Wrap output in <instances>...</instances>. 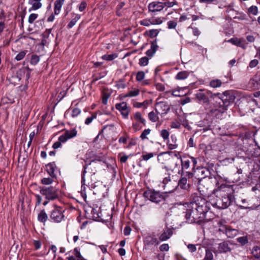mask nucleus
Wrapping results in <instances>:
<instances>
[{
    "instance_id": "f257e3e1",
    "label": "nucleus",
    "mask_w": 260,
    "mask_h": 260,
    "mask_svg": "<svg viewBox=\"0 0 260 260\" xmlns=\"http://www.w3.org/2000/svg\"><path fill=\"white\" fill-rule=\"evenodd\" d=\"M209 203L201 197H197L194 201L186 204V210L185 218L186 222L190 223H200L205 217V214L209 210Z\"/></svg>"
},
{
    "instance_id": "f03ea898",
    "label": "nucleus",
    "mask_w": 260,
    "mask_h": 260,
    "mask_svg": "<svg viewBox=\"0 0 260 260\" xmlns=\"http://www.w3.org/2000/svg\"><path fill=\"white\" fill-rule=\"evenodd\" d=\"M216 186L218 188L217 194L211 199L210 203L214 207L217 209H226L230 205L232 202V190L229 185L220 184L219 180H217Z\"/></svg>"
},
{
    "instance_id": "7ed1b4c3",
    "label": "nucleus",
    "mask_w": 260,
    "mask_h": 260,
    "mask_svg": "<svg viewBox=\"0 0 260 260\" xmlns=\"http://www.w3.org/2000/svg\"><path fill=\"white\" fill-rule=\"evenodd\" d=\"M40 192L46 200L53 201L59 198V189L53 186H43L40 187Z\"/></svg>"
},
{
    "instance_id": "20e7f679",
    "label": "nucleus",
    "mask_w": 260,
    "mask_h": 260,
    "mask_svg": "<svg viewBox=\"0 0 260 260\" xmlns=\"http://www.w3.org/2000/svg\"><path fill=\"white\" fill-rule=\"evenodd\" d=\"M217 96L216 102L218 103L219 105L216 106H219L220 108L228 107L230 104L233 103L236 99L234 92L230 91H226L220 96Z\"/></svg>"
},
{
    "instance_id": "39448f33",
    "label": "nucleus",
    "mask_w": 260,
    "mask_h": 260,
    "mask_svg": "<svg viewBox=\"0 0 260 260\" xmlns=\"http://www.w3.org/2000/svg\"><path fill=\"white\" fill-rule=\"evenodd\" d=\"M174 152L168 151L160 153L157 156L158 161L165 165L164 169H170L176 165L175 158L173 157Z\"/></svg>"
},
{
    "instance_id": "423d86ee",
    "label": "nucleus",
    "mask_w": 260,
    "mask_h": 260,
    "mask_svg": "<svg viewBox=\"0 0 260 260\" xmlns=\"http://www.w3.org/2000/svg\"><path fill=\"white\" fill-rule=\"evenodd\" d=\"M169 170L170 169L162 170L160 173V176L163 178L162 187L164 189L166 190V192H171L175 189L176 186L173 185V184L176 185V183L171 179L170 174L168 173Z\"/></svg>"
},
{
    "instance_id": "0eeeda50",
    "label": "nucleus",
    "mask_w": 260,
    "mask_h": 260,
    "mask_svg": "<svg viewBox=\"0 0 260 260\" xmlns=\"http://www.w3.org/2000/svg\"><path fill=\"white\" fill-rule=\"evenodd\" d=\"M53 209L50 213L49 216L52 221L55 223H59L64 220V210L61 207L56 204H53Z\"/></svg>"
},
{
    "instance_id": "6e6552de",
    "label": "nucleus",
    "mask_w": 260,
    "mask_h": 260,
    "mask_svg": "<svg viewBox=\"0 0 260 260\" xmlns=\"http://www.w3.org/2000/svg\"><path fill=\"white\" fill-rule=\"evenodd\" d=\"M220 93H213L211 91L201 89L197 92L195 96L197 99L200 102L203 103L209 100V98L214 99L215 97L220 95Z\"/></svg>"
},
{
    "instance_id": "1a4fd4ad",
    "label": "nucleus",
    "mask_w": 260,
    "mask_h": 260,
    "mask_svg": "<svg viewBox=\"0 0 260 260\" xmlns=\"http://www.w3.org/2000/svg\"><path fill=\"white\" fill-rule=\"evenodd\" d=\"M219 225L218 231L225 234L229 238H233L238 234V231L236 229H231L222 224L221 222L218 223Z\"/></svg>"
},
{
    "instance_id": "9d476101",
    "label": "nucleus",
    "mask_w": 260,
    "mask_h": 260,
    "mask_svg": "<svg viewBox=\"0 0 260 260\" xmlns=\"http://www.w3.org/2000/svg\"><path fill=\"white\" fill-rule=\"evenodd\" d=\"M149 198V200L155 203H159L165 200V196L159 192L157 191H151L150 190H147V198Z\"/></svg>"
},
{
    "instance_id": "9b49d317",
    "label": "nucleus",
    "mask_w": 260,
    "mask_h": 260,
    "mask_svg": "<svg viewBox=\"0 0 260 260\" xmlns=\"http://www.w3.org/2000/svg\"><path fill=\"white\" fill-rule=\"evenodd\" d=\"M194 173L198 179L199 185H202V183L204 180L207 179V177L209 174V171L208 169L206 168H201L197 169V170L194 171Z\"/></svg>"
},
{
    "instance_id": "f8f14e48",
    "label": "nucleus",
    "mask_w": 260,
    "mask_h": 260,
    "mask_svg": "<svg viewBox=\"0 0 260 260\" xmlns=\"http://www.w3.org/2000/svg\"><path fill=\"white\" fill-rule=\"evenodd\" d=\"M170 109V106L167 102H160L156 104L155 111L158 114H166Z\"/></svg>"
},
{
    "instance_id": "ddd939ff",
    "label": "nucleus",
    "mask_w": 260,
    "mask_h": 260,
    "mask_svg": "<svg viewBox=\"0 0 260 260\" xmlns=\"http://www.w3.org/2000/svg\"><path fill=\"white\" fill-rule=\"evenodd\" d=\"M115 108L117 110L119 111L123 116V117L125 118H126L129 113V108L127 106L126 103L122 102L121 103L116 104L115 105Z\"/></svg>"
},
{
    "instance_id": "4468645a",
    "label": "nucleus",
    "mask_w": 260,
    "mask_h": 260,
    "mask_svg": "<svg viewBox=\"0 0 260 260\" xmlns=\"http://www.w3.org/2000/svg\"><path fill=\"white\" fill-rule=\"evenodd\" d=\"M77 132L75 129L67 131L60 136V140L62 142H66L68 139L74 138L77 135Z\"/></svg>"
},
{
    "instance_id": "2eb2a0df",
    "label": "nucleus",
    "mask_w": 260,
    "mask_h": 260,
    "mask_svg": "<svg viewBox=\"0 0 260 260\" xmlns=\"http://www.w3.org/2000/svg\"><path fill=\"white\" fill-rule=\"evenodd\" d=\"M227 42L231 43L232 44L237 46L240 47L244 49H246L247 47V43H245V40L243 39L233 38L230 39Z\"/></svg>"
},
{
    "instance_id": "dca6fc26",
    "label": "nucleus",
    "mask_w": 260,
    "mask_h": 260,
    "mask_svg": "<svg viewBox=\"0 0 260 260\" xmlns=\"http://www.w3.org/2000/svg\"><path fill=\"white\" fill-rule=\"evenodd\" d=\"M203 106L205 110L207 111V113L211 114L217 111L218 109L220 108L219 106H216L217 105H215L213 107L212 103L210 102V100L204 103Z\"/></svg>"
},
{
    "instance_id": "f3484780",
    "label": "nucleus",
    "mask_w": 260,
    "mask_h": 260,
    "mask_svg": "<svg viewBox=\"0 0 260 260\" xmlns=\"http://www.w3.org/2000/svg\"><path fill=\"white\" fill-rule=\"evenodd\" d=\"M164 5L161 2H153L150 3L148 6L149 11L157 12L160 11L163 9Z\"/></svg>"
},
{
    "instance_id": "a211bd4d",
    "label": "nucleus",
    "mask_w": 260,
    "mask_h": 260,
    "mask_svg": "<svg viewBox=\"0 0 260 260\" xmlns=\"http://www.w3.org/2000/svg\"><path fill=\"white\" fill-rule=\"evenodd\" d=\"M46 170L50 176L52 178H56L55 171L56 169V166L55 162H50L46 166Z\"/></svg>"
},
{
    "instance_id": "6ab92c4d",
    "label": "nucleus",
    "mask_w": 260,
    "mask_h": 260,
    "mask_svg": "<svg viewBox=\"0 0 260 260\" xmlns=\"http://www.w3.org/2000/svg\"><path fill=\"white\" fill-rule=\"evenodd\" d=\"M42 0H28V4L31 6L29 11L31 10H37L42 8Z\"/></svg>"
},
{
    "instance_id": "aec40b11",
    "label": "nucleus",
    "mask_w": 260,
    "mask_h": 260,
    "mask_svg": "<svg viewBox=\"0 0 260 260\" xmlns=\"http://www.w3.org/2000/svg\"><path fill=\"white\" fill-rule=\"evenodd\" d=\"M65 0H56L54 2V13L55 15L60 13L61 9L64 4Z\"/></svg>"
},
{
    "instance_id": "412c9836",
    "label": "nucleus",
    "mask_w": 260,
    "mask_h": 260,
    "mask_svg": "<svg viewBox=\"0 0 260 260\" xmlns=\"http://www.w3.org/2000/svg\"><path fill=\"white\" fill-rule=\"evenodd\" d=\"M157 48L158 46L157 45V41L156 40H155L152 42L150 49L147 50V57H152Z\"/></svg>"
},
{
    "instance_id": "4be33fe9",
    "label": "nucleus",
    "mask_w": 260,
    "mask_h": 260,
    "mask_svg": "<svg viewBox=\"0 0 260 260\" xmlns=\"http://www.w3.org/2000/svg\"><path fill=\"white\" fill-rule=\"evenodd\" d=\"M91 172L90 173H92L91 175L90 181L88 182V184L89 185L91 186V187H95L96 186L95 183L98 181V179L95 176V173L96 170H95V167H94V169H91Z\"/></svg>"
},
{
    "instance_id": "5701e85b",
    "label": "nucleus",
    "mask_w": 260,
    "mask_h": 260,
    "mask_svg": "<svg viewBox=\"0 0 260 260\" xmlns=\"http://www.w3.org/2000/svg\"><path fill=\"white\" fill-rule=\"evenodd\" d=\"M178 185L183 189H187L189 187V184L187 182V178L186 177H182L179 181Z\"/></svg>"
},
{
    "instance_id": "b1692460",
    "label": "nucleus",
    "mask_w": 260,
    "mask_h": 260,
    "mask_svg": "<svg viewBox=\"0 0 260 260\" xmlns=\"http://www.w3.org/2000/svg\"><path fill=\"white\" fill-rule=\"evenodd\" d=\"M48 218V215L44 210H41L38 215V220L43 223H45Z\"/></svg>"
},
{
    "instance_id": "393cba45",
    "label": "nucleus",
    "mask_w": 260,
    "mask_h": 260,
    "mask_svg": "<svg viewBox=\"0 0 260 260\" xmlns=\"http://www.w3.org/2000/svg\"><path fill=\"white\" fill-rule=\"evenodd\" d=\"M171 138L172 139V142L169 141L167 145L169 149L173 150L177 148L178 147V144L176 143L177 139L176 137L173 135L171 136Z\"/></svg>"
},
{
    "instance_id": "a878e982",
    "label": "nucleus",
    "mask_w": 260,
    "mask_h": 260,
    "mask_svg": "<svg viewBox=\"0 0 260 260\" xmlns=\"http://www.w3.org/2000/svg\"><path fill=\"white\" fill-rule=\"evenodd\" d=\"M172 231L171 229H167L161 234L159 237V239L162 241H166L170 238V237L172 235Z\"/></svg>"
},
{
    "instance_id": "bb28decb",
    "label": "nucleus",
    "mask_w": 260,
    "mask_h": 260,
    "mask_svg": "<svg viewBox=\"0 0 260 260\" xmlns=\"http://www.w3.org/2000/svg\"><path fill=\"white\" fill-rule=\"evenodd\" d=\"M189 74L187 71H182L179 72L175 76L177 80H184L187 78Z\"/></svg>"
},
{
    "instance_id": "cd10ccee",
    "label": "nucleus",
    "mask_w": 260,
    "mask_h": 260,
    "mask_svg": "<svg viewBox=\"0 0 260 260\" xmlns=\"http://www.w3.org/2000/svg\"><path fill=\"white\" fill-rule=\"evenodd\" d=\"M134 118L137 122L145 125V119L142 117L141 113L136 112L135 114Z\"/></svg>"
},
{
    "instance_id": "c85d7f7f",
    "label": "nucleus",
    "mask_w": 260,
    "mask_h": 260,
    "mask_svg": "<svg viewBox=\"0 0 260 260\" xmlns=\"http://www.w3.org/2000/svg\"><path fill=\"white\" fill-rule=\"evenodd\" d=\"M139 93V90L138 89L135 88L133 90L129 91L127 93L123 95V97H134L138 95Z\"/></svg>"
},
{
    "instance_id": "c756f323",
    "label": "nucleus",
    "mask_w": 260,
    "mask_h": 260,
    "mask_svg": "<svg viewBox=\"0 0 260 260\" xmlns=\"http://www.w3.org/2000/svg\"><path fill=\"white\" fill-rule=\"evenodd\" d=\"M222 84V82L219 79H214L210 81V85L213 88H217L220 87Z\"/></svg>"
},
{
    "instance_id": "7c9ffc66",
    "label": "nucleus",
    "mask_w": 260,
    "mask_h": 260,
    "mask_svg": "<svg viewBox=\"0 0 260 260\" xmlns=\"http://www.w3.org/2000/svg\"><path fill=\"white\" fill-rule=\"evenodd\" d=\"M80 15L79 14H76L75 17L68 24V27L71 28L73 27L76 23V22L80 19Z\"/></svg>"
},
{
    "instance_id": "2f4dec72",
    "label": "nucleus",
    "mask_w": 260,
    "mask_h": 260,
    "mask_svg": "<svg viewBox=\"0 0 260 260\" xmlns=\"http://www.w3.org/2000/svg\"><path fill=\"white\" fill-rule=\"evenodd\" d=\"M252 255L256 258H260V247L258 246H255L251 252Z\"/></svg>"
},
{
    "instance_id": "473e14b6",
    "label": "nucleus",
    "mask_w": 260,
    "mask_h": 260,
    "mask_svg": "<svg viewBox=\"0 0 260 260\" xmlns=\"http://www.w3.org/2000/svg\"><path fill=\"white\" fill-rule=\"evenodd\" d=\"M161 30L160 29H150L148 31V34L147 33V35L151 38H153L156 37L158 34L159 33L160 31Z\"/></svg>"
},
{
    "instance_id": "72a5a7b5",
    "label": "nucleus",
    "mask_w": 260,
    "mask_h": 260,
    "mask_svg": "<svg viewBox=\"0 0 260 260\" xmlns=\"http://www.w3.org/2000/svg\"><path fill=\"white\" fill-rule=\"evenodd\" d=\"M117 57V55L115 53L111 54H105L102 56V59L110 61L114 59L115 58Z\"/></svg>"
},
{
    "instance_id": "f704fd0d",
    "label": "nucleus",
    "mask_w": 260,
    "mask_h": 260,
    "mask_svg": "<svg viewBox=\"0 0 260 260\" xmlns=\"http://www.w3.org/2000/svg\"><path fill=\"white\" fill-rule=\"evenodd\" d=\"M53 178H52V177H51V178H49V177L43 178L41 179V183H42L44 185H50V184H52V182H53Z\"/></svg>"
},
{
    "instance_id": "c9c22d12",
    "label": "nucleus",
    "mask_w": 260,
    "mask_h": 260,
    "mask_svg": "<svg viewBox=\"0 0 260 260\" xmlns=\"http://www.w3.org/2000/svg\"><path fill=\"white\" fill-rule=\"evenodd\" d=\"M145 73L143 71H139L136 74V80L138 82H141L144 79Z\"/></svg>"
},
{
    "instance_id": "e433bc0d",
    "label": "nucleus",
    "mask_w": 260,
    "mask_h": 260,
    "mask_svg": "<svg viewBox=\"0 0 260 260\" xmlns=\"http://www.w3.org/2000/svg\"><path fill=\"white\" fill-rule=\"evenodd\" d=\"M218 251L219 252H226L230 250V248L228 247V245H219Z\"/></svg>"
},
{
    "instance_id": "4c0bfd02",
    "label": "nucleus",
    "mask_w": 260,
    "mask_h": 260,
    "mask_svg": "<svg viewBox=\"0 0 260 260\" xmlns=\"http://www.w3.org/2000/svg\"><path fill=\"white\" fill-rule=\"evenodd\" d=\"M149 119L152 122H156L158 119V117L157 114L154 112H151L148 114Z\"/></svg>"
},
{
    "instance_id": "58836bf2",
    "label": "nucleus",
    "mask_w": 260,
    "mask_h": 260,
    "mask_svg": "<svg viewBox=\"0 0 260 260\" xmlns=\"http://www.w3.org/2000/svg\"><path fill=\"white\" fill-rule=\"evenodd\" d=\"M148 21L149 23L153 25L160 24L162 22V20L160 18L150 19Z\"/></svg>"
},
{
    "instance_id": "ea45409f",
    "label": "nucleus",
    "mask_w": 260,
    "mask_h": 260,
    "mask_svg": "<svg viewBox=\"0 0 260 260\" xmlns=\"http://www.w3.org/2000/svg\"><path fill=\"white\" fill-rule=\"evenodd\" d=\"M40 61V57L37 55H32L30 59V63L32 65H36Z\"/></svg>"
},
{
    "instance_id": "a19ab883",
    "label": "nucleus",
    "mask_w": 260,
    "mask_h": 260,
    "mask_svg": "<svg viewBox=\"0 0 260 260\" xmlns=\"http://www.w3.org/2000/svg\"><path fill=\"white\" fill-rule=\"evenodd\" d=\"M104 213H105V212L104 213H102L101 212L100 213H98L97 217H100L103 220H108L109 219H110L111 218V215L110 214H108L107 216H105L104 215Z\"/></svg>"
},
{
    "instance_id": "79ce46f5",
    "label": "nucleus",
    "mask_w": 260,
    "mask_h": 260,
    "mask_svg": "<svg viewBox=\"0 0 260 260\" xmlns=\"http://www.w3.org/2000/svg\"><path fill=\"white\" fill-rule=\"evenodd\" d=\"M27 51H22L19 52L15 57V59L17 61L22 59L26 54Z\"/></svg>"
},
{
    "instance_id": "37998d69",
    "label": "nucleus",
    "mask_w": 260,
    "mask_h": 260,
    "mask_svg": "<svg viewBox=\"0 0 260 260\" xmlns=\"http://www.w3.org/2000/svg\"><path fill=\"white\" fill-rule=\"evenodd\" d=\"M190 161L189 159H184L181 160V165L183 169H187L190 166Z\"/></svg>"
},
{
    "instance_id": "c03bdc74",
    "label": "nucleus",
    "mask_w": 260,
    "mask_h": 260,
    "mask_svg": "<svg viewBox=\"0 0 260 260\" xmlns=\"http://www.w3.org/2000/svg\"><path fill=\"white\" fill-rule=\"evenodd\" d=\"M177 25V22L174 20L169 21L167 25L169 29H174Z\"/></svg>"
},
{
    "instance_id": "a18cd8bd",
    "label": "nucleus",
    "mask_w": 260,
    "mask_h": 260,
    "mask_svg": "<svg viewBox=\"0 0 260 260\" xmlns=\"http://www.w3.org/2000/svg\"><path fill=\"white\" fill-rule=\"evenodd\" d=\"M74 254L78 258V260H86L82 257L80 251L76 248L74 250Z\"/></svg>"
},
{
    "instance_id": "49530a36",
    "label": "nucleus",
    "mask_w": 260,
    "mask_h": 260,
    "mask_svg": "<svg viewBox=\"0 0 260 260\" xmlns=\"http://www.w3.org/2000/svg\"><path fill=\"white\" fill-rule=\"evenodd\" d=\"M169 135V132L167 129H162L160 132V135L165 140L168 139Z\"/></svg>"
},
{
    "instance_id": "de8ad7c7",
    "label": "nucleus",
    "mask_w": 260,
    "mask_h": 260,
    "mask_svg": "<svg viewBox=\"0 0 260 260\" xmlns=\"http://www.w3.org/2000/svg\"><path fill=\"white\" fill-rule=\"evenodd\" d=\"M38 14L32 13L30 14V15L28 17V22L29 23H32L35 20L38 18Z\"/></svg>"
},
{
    "instance_id": "09e8293b",
    "label": "nucleus",
    "mask_w": 260,
    "mask_h": 260,
    "mask_svg": "<svg viewBox=\"0 0 260 260\" xmlns=\"http://www.w3.org/2000/svg\"><path fill=\"white\" fill-rule=\"evenodd\" d=\"M248 11L254 15H256L258 13L257 8L255 6H252L250 7L248 9Z\"/></svg>"
},
{
    "instance_id": "8fccbe9b",
    "label": "nucleus",
    "mask_w": 260,
    "mask_h": 260,
    "mask_svg": "<svg viewBox=\"0 0 260 260\" xmlns=\"http://www.w3.org/2000/svg\"><path fill=\"white\" fill-rule=\"evenodd\" d=\"M81 113V110L78 108H74L72 111V117H75L78 116Z\"/></svg>"
},
{
    "instance_id": "3c124183",
    "label": "nucleus",
    "mask_w": 260,
    "mask_h": 260,
    "mask_svg": "<svg viewBox=\"0 0 260 260\" xmlns=\"http://www.w3.org/2000/svg\"><path fill=\"white\" fill-rule=\"evenodd\" d=\"M96 114H92V115L90 117H88L86 119L85 123L86 125L89 124L92 122V121L96 118Z\"/></svg>"
},
{
    "instance_id": "603ef678",
    "label": "nucleus",
    "mask_w": 260,
    "mask_h": 260,
    "mask_svg": "<svg viewBox=\"0 0 260 260\" xmlns=\"http://www.w3.org/2000/svg\"><path fill=\"white\" fill-rule=\"evenodd\" d=\"M84 170L83 171L82 174V180L81 182L83 184H85V174L87 173V166L86 165L83 166Z\"/></svg>"
},
{
    "instance_id": "864d4df0",
    "label": "nucleus",
    "mask_w": 260,
    "mask_h": 260,
    "mask_svg": "<svg viewBox=\"0 0 260 260\" xmlns=\"http://www.w3.org/2000/svg\"><path fill=\"white\" fill-rule=\"evenodd\" d=\"M213 258V255L212 253L208 250H206V256L205 259L207 260H211Z\"/></svg>"
},
{
    "instance_id": "5fc2aeb1",
    "label": "nucleus",
    "mask_w": 260,
    "mask_h": 260,
    "mask_svg": "<svg viewBox=\"0 0 260 260\" xmlns=\"http://www.w3.org/2000/svg\"><path fill=\"white\" fill-rule=\"evenodd\" d=\"M162 4L164 5V7H167L168 8H171V7H172L174 5H176L177 2H176V1H173V2H166L165 3H162Z\"/></svg>"
},
{
    "instance_id": "6e6d98bb",
    "label": "nucleus",
    "mask_w": 260,
    "mask_h": 260,
    "mask_svg": "<svg viewBox=\"0 0 260 260\" xmlns=\"http://www.w3.org/2000/svg\"><path fill=\"white\" fill-rule=\"evenodd\" d=\"M62 143H63V142H62V141L60 140V137H59L58 141L53 144V148L54 149H57V148L60 147Z\"/></svg>"
},
{
    "instance_id": "4d7b16f0",
    "label": "nucleus",
    "mask_w": 260,
    "mask_h": 260,
    "mask_svg": "<svg viewBox=\"0 0 260 260\" xmlns=\"http://www.w3.org/2000/svg\"><path fill=\"white\" fill-rule=\"evenodd\" d=\"M237 241L241 244H246L248 242L246 237H241L237 239Z\"/></svg>"
},
{
    "instance_id": "13d9d810",
    "label": "nucleus",
    "mask_w": 260,
    "mask_h": 260,
    "mask_svg": "<svg viewBox=\"0 0 260 260\" xmlns=\"http://www.w3.org/2000/svg\"><path fill=\"white\" fill-rule=\"evenodd\" d=\"M180 126H181L180 123L177 121H173L171 123V126L172 128H179L180 127Z\"/></svg>"
},
{
    "instance_id": "bf43d9fd",
    "label": "nucleus",
    "mask_w": 260,
    "mask_h": 260,
    "mask_svg": "<svg viewBox=\"0 0 260 260\" xmlns=\"http://www.w3.org/2000/svg\"><path fill=\"white\" fill-rule=\"evenodd\" d=\"M258 62V61L257 59H253L250 62L249 66L251 68H252L256 67Z\"/></svg>"
},
{
    "instance_id": "052dcab7",
    "label": "nucleus",
    "mask_w": 260,
    "mask_h": 260,
    "mask_svg": "<svg viewBox=\"0 0 260 260\" xmlns=\"http://www.w3.org/2000/svg\"><path fill=\"white\" fill-rule=\"evenodd\" d=\"M86 7V4L85 2H82L79 6V10L80 12L84 10Z\"/></svg>"
},
{
    "instance_id": "680f3d73",
    "label": "nucleus",
    "mask_w": 260,
    "mask_h": 260,
    "mask_svg": "<svg viewBox=\"0 0 260 260\" xmlns=\"http://www.w3.org/2000/svg\"><path fill=\"white\" fill-rule=\"evenodd\" d=\"M35 197L37 204L38 205H40L42 201V197L40 194H35Z\"/></svg>"
},
{
    "instance_id": "e2e57ef3",
    "label": "nucleus",
    "mask_w": 260,
    "mask_h": 260,
    "mask_svg": "<svg viewBox=\"0 0 260 260\" xmlns=\"http://www.w3.org/2000/svg\"><path fill=\"white\" fill-rule=\"evenodd\" d=\"M131 231V228L128 226H126L123 230V233L125 235H129Z\"/></svg>"
},
{
    "instance_id": "0e129e2a",
    "label": "nucleus",
    "mask_w": 260,
    "mask_h": 260,
    "mask_svg": "<svg viewBox=\"0 0 260 260\" xmlns=\"http://www.w3.org/2000/svg\"><path fill=\"white\" fill-rule=\"evenodd\" d=\"M139 64L141 66H145L146 65V57H143L140 59Z\"/></svg>"
},
{
    "instance_id": "69168bd1",
    "label": "nucleus",
    "mask_w": 260,
    "mask_h": 260,
    "mask_svg": "<svg viewBox=\"0 0 260 260\" xmlns=\"http://www.w3.org/2000/svg\"><path fill=\"white\" fill-rule=\"evenodd\" d=\"M247 41L249 43H253L255 41V38L252 35H248L246 37Z\"/></svg>"
},
{
    "instance_id": "338daca9",
    "label": "nucleus",
    "mask_w": 260,
    "mask_h": 260,
    "mask_svg": "<svg viewBox=\"0 0 260 260\" xmlns=\"http://www.w3.org/2000/svg\"><path fill=\"white\" fill-rule=\"evenodd\" d=\"M252 81H255L257 85L260 84V75H255L252 79Z\"/></svg>"
},
{
    "instance_id": "774afa93",
    "label": "nucleus",
    "mask_w": 260,
    "mask_h": 260,
    "mask_svg": "<svg viewBox=\"0 0 260 260\" xmlns=\"http://www.w3.org/2000/svg\"><path fill=\"white\" fill-rule=\"evenodd\" d=\"M169 249V245H161L159 247V249L161 251H168Z\"/></svg>"
}]
</instances>
